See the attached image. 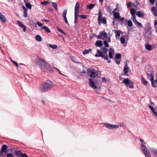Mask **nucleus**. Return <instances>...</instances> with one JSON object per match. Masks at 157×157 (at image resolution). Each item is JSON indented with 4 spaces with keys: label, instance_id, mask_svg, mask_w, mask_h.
Returning <instances> with one entry per match:
<instances>
[{
    "label": "nucleus",
    "instance_id": "b1692460",
    "mask_svg": "<svg viewBox=\"0 0 157 157\" xmlns=\"http://www.w3.org/2000/svg\"><path fill=\"white\" fill-rule=\"evenodd\" d=\"M101 49L102 51V53H103L104 55H106L107 54L108 52V50L106 49L105 47H101Z\"/></svg>",
    "mask_w": 157,
    "mask_h": 157
},
{
    "label": "nucleus",
    "instance_id": "1a4fd4ad",
    "mask_svg": "<svg viewBox=\"0 0 157 157\" xmlns=\"http://www.w3.org/2000/svg\"><path fill=\"white\" fill-rule=\"evenodd\" d=\"M98 39H101L102 40H104L105 39L107 38V36L106 33L105 31L100 32L99 35L96 37Z\"/></svg>",
    "mask_w": 157,
    "mask_h": 157
},
{
    "label": "nucleus",
    "instance_id": "49530a36",
    "mask_svg": "<svg viewBox=\"0 0 157 157\" xmlns=\"http://www.w3.org/2000/svg\"><path fill=\"white\" fill-rule=\"evenodd\" d=\"M128 25L129 27H131L132 25V21L131 20L128 21Z\"/></svg>",
    "mask_w": 157,
    "mask_h": 157
},
{
    "label": "nucleus",
    "instance_id": "4d7b16f0",
    "mask_svg": "<svg viewBox=\"0 0 157 157\" xmlns=\"http://www.w3.org/2000/svg\"><path fill=\"white\" fill-rule=\"evenodd\" d=\"M78 18V17H75V24H76L78 22L77 19Z\"/></svg>",
    "mask_w": 157,
    "mask_h": 157
},
{
    "label": "nucleus",
    "instance_id": "f03ea898",
    "mask_svg": "<svg viewBox=\"0 0 157 157\" xmlns=\"http://www.w3.org/2000/svg\"><path fill=\"white\" fill-rule=\"evenodd\" d=\"M53 83L50 81L48 82H44L42 83L40 86V90L42 92H44L51 89Z\"/></svg>",
    "mask_w": 157,
    "mask_h": 157
},
{
    "label": "nucleus",
    "instance_id": "4be33fe9",
    "mask_svg": "<svg viewBox=\"0 0 157 157\" xmlns=\"http://www.w3.org/2000/svg\"><path fill=\"white\" fill-rule=\"evenodd\" d=\"M97 75V73L95 71H91L90 76L91 78H94Z\"/></svg>",
    "mask_w": 157,
    "mask_h": 157
},
{
    "label": "nucleus",
    "instance_id": "5701e85b",
    "mask_svg": "<svg viewBox=\"0 0 157 157\" xmlns=\"http://www.w3.org/2000/svg\"><path fill=\"white\" fill-rule=\"evenodd\" d=\"M8 146L6 145H3L2 146L1 151L5 153L7 149L8 148Z\"/></svg>",
    "mask_w": 157,
    "mask_h": 157
},
{
    "label": "nucleus",
    "instance_id": "6ab92c4d",
    "mask_svg": "<svg viewBox=\"0 0 157 157\" xmlns=\"http://www.w3.org/2000/svg\"><path fill=\"white\" fill-rule=\"evenodd\" d=\"M112 13H113V15L114 18L117 19H119L120 16L119 13L118 12H114V11H112Z\"/></svg>",
    "mask_w": 157,
    "mask_h": 157
},
{
    "label": "nucleus",
    "instance_id": "cd10ccee",
    "mask_svg": "<svg viewBox=\"0 0 157 157\" xmlns=\"http://www.w3.org/2000/svg\"><path fill=\"white\" fill-rule=\"evenodd\" d=\"M42 29L45 30L47 33H50V31L49 28L46 26H44L42 27Z\"/></svg>",
    "mask_w": 157,
    "mask_h": 157
},
{
    "label": "nucleus",
    "instance_id": "c85d7f7f",
    "mask_svg": "<svg viewBox=\"0 0 157 157\" xmlns=\"http://www.w3.org/2000/svg\"><path fill=\"white\" fill-rule=\"evenodd\" d=\"M35 39L36 40L38 41H40L42 40L41 37L40 36L38 35L36 36Z\"/></svg>",
    "mask_w": 157,
    "mask_h": 157
},
{
    "label": "nucleus",
    "instance_id": "9d476101",
    "mask_svg": "<svg viewBox=\"0 0 157 157\" xmlns=\"http://www.w3.org/2000/svg\"><path fill=\"white\" fill-rule=\"evenodd\" d=\"M104 124L106 128L109 129H112L118 128V126L116 124H112L108 123H105Z\"/></svg>",
    "mask_w": 157,
    "mask_h": 157
},
{
    "label": "nucleus",
    "instance_id": "7ed1b4c3",
    "mask_svg": "<svg viewBox=\"0 0 157 157\" xmlns=\"http://www.w3.org/2000/svg\"><path fill=\"white\" fill-rule=\"evenodd\" d=\"M148 78L150 80L151 82L152 86L154 87H157V80H154L153 75L154 72L153 71L152 69L150 68L148 71L147 72Z\"/></svg>",
    "mask_w": 157,
    "mask_h": 157
},
{
    "label": "nucleus",
    "instance_id": "c9c22d12",
    "mask_svg": "<svg viewBox=\"0 0 157 157\" xmlns=\"http://www.w3.org/2000/svg\"><path fill=\"white\" fill-rule=\"evenodd\" d=\"M117 125L118 126V128L119 126L120 127L126 126V124L124 122L120 123Z\"/></svg>",
    "mask_w": 157,
    "mask_h": 157
},
{
    "label": "nucleus",
    "instance_id": "c03bdc74",
    "mask_svg": "<svg viewBox=\"0 0 157 157\" xmlns=\"http://www.w3.org/2000/svg\"><path fill=\"white\" fill-rule=\"evenodd\" d=\"M103 43L105 45V47H108L109 46V44H108V43L107 41H105V40H104L103 41Z\"/></svg>",
    "mask_w": 157,
    "mask_h": 157
},
{
    "label": "nucleus",
    "instance_id": "338daca9",
    "mask_svg": "<svg viewBox=\"0 0 157 157\" xmlns=\"http://www.w3.org/2000/svg\"><path fill=\"white\" fill-rule=\"evenodd\" d=\"M3 153V152H2L1 151H0V157H4Z\"/></svg>",
    "mask_w": 157,
    "mask_h": 157
},
{
    "label": "nucleus",
    "instance_id": "de8ad7c7",
    "mask_svg": "<svg viewBox=\"0 0 157 157\" xmlns=\"http://www.w3.org/2000/svg\"><path fill=\"white\" fill-rule=\"evenodd\" d=\"M24 16L25 17H27L28 16V10L24 11Z\"/></svg>",
    "mask_w": 157,
    "mask_h": 157
},
{
    "label": "nucleus",
    "instance_id": "37998d69",
    "mask_svg": "<svg viewBox=\"0 0 157 157\" xmlns=\"http://www.w3.org/2000/svg\"><path fill=\"white\" fill-rule=\"evenodd\" d=\"M116 59H119L121 57V55L119 53H117L115 56Z\"/></svg>",
    "mask_w": 157,
    "mask_h": 157
},
{
    "label": "nucleus",
    "instance_id": "c756f323",
    "mask_svg": "<svg viewBox=\"0 0 157 157\" xmlns=\"http://www.w3.org/2000/svg\"><path fill=\"white\" fill-rule=\"evenodd\" d=\"M95 6V5L94 4H91L88 5L87 6V9H92Z\"/></svg>",
    "mask_w": 157,
    "mask_h": 157
},
{
    "label": "nucleus",
    "instance_id": "e433bc0d",
    "mask_svg": "<svg viewBox=\"0 0 157 157\" xmlns=\"http://www.w3.org/2000/svg\"><path fill=\"white\" fill-rule=\"evenodd\" d=\"M16 154L19 157H21V155L22 154L21 151H18L15 152Z\"/></svg>",
    "mask_w": 157,
    "mask_h": 157
},
{
    "label": "nucleus",
    "instance_id": "a18cd8bd",
    "mask_svg": "<svg viewBox=\"0 0 157 157\" xmlns=\"http://www.w3.org/2000/svg\"><path fill=\"white\" fill-rule=\"evenodd\" d=\"M79 6L80 5L79 3L78 2H76L75 7V9H79Z\"/></svg>",
    "mask_w": 157,
    "mask_h": 157
},
{
    "label": "nucleus",
    "instance_id": "680f3d73",
    "mask_svg": "<svg viewBox=\"0 0 157 157\" xmlns=\"http://www.w3.org/2000/svg\"><path fill=\"white\" fill-rule=\"evenodd\" d=\"M37 24L39 26H42L43 25V24L39 21H38Z\"/></svg>",
    "mask_w": 157,
    "mask_h": 157
},
{
    "label": "nucleus",
    "instance_id": "603ef678",
    "mask_svg": "<svg viewBox=\"0 0 157 157\" xmlns=\"http://www.w3.org/2000/svg\"><path fill=\"white\" fill-rule=\"evenodd\" d=\"M152 48H157V43H155L154 44H153L152 45Z\"/></svg>",
    "mask_w": 157,
    "mask_h": 157
},
{
    "label": "nucleus",
    "instance_id": "dca6fc26",
    "mask_svg": "<svg viewBox=\"0 0 157 157\" xmlns=\"http://www.w3.org/2000/svg\"><path fill=\"white\" fill-rule=\"evenodd\" d=\"M136 15L139 17H143L144 16V13L140 11H137Z\"/></svg>",
    "mask_w": 157,
    "mask_h": 157
},
{
    "label": "nucleus",
    "instance_id": "20e7f679",
    "mask_svg": "<svg viewBox=\"0 0 157 157\" xmlns=\"http://www.w3.org/2000/svg\"><path fill=\"white\" fill-rule=\"evenodd\" d=\"M144 30L145 32L144 36L145 38L147 39L150 38L151 36L152 30L151 26L149 23H148L144 28Z\"/></svg>",
    "mask_w": 157,
    "mask_h": 157
},
{
    "label": "nucleus",
    "instance_id": "13d9d810",
    "mask_svg": "<svg viewBox=\"0 0 157 157\" xmlns=\"http://www.w3.org/2000/svg\"><path fill=\"white\" fill-rule=\"evenodd\" d=\"M151 10L153 12H154L156 10H157L156 9V8L155 7H153L151 8Z\"/></svg>",
    "mask_w": 157,
    "mask_h": 157
},
{
    "label": "nucleus",
    "instance_id": "473e14b6",
    "mask_svg": "<svg viewBox=\"0 0 157 157\" xmlns=\"http://www.w3.org/2000/svg\"><path fill=\"white\" fill-rule=\"evenodd\" d=\"M141 82L144 85H146L147 83V82L145 80V79L143 77H141Z\"/></svg>",
    "mask_w": 157,
    "mask_h": 157
},
{
    "label": "nucleus",
    "instance_id": "f704fd0d",
    "mask_svg": "<svg viewBox=\"0 0 157 157\" xmlns=\"http://www.w3.org/2000/svg\"><path fill=\"white\" fill-rule=\"evenodd\" d=\"M135 24L136 25V26L139 27V28H142L143 27V26L142 24L138 21L136 22Z\"/></svg>",
    "mask_w": 157,
    "mask_h": 157
},
{
    "label": "nucleus",
    "instance_id": "ea45409f",
    "mask_svg": "<svg viewBox=\"0 0 157 157\" xmlns=\"http://www.w3.org/2000/svg\"><path fill=\"white\" fill-rule=\"evenodd\" d=\"M52 4L53 5V6L55 9L56 10H58V7H57V5L56 4V3L55 2H52Z\"/></svg>",
    "mask_w": 157,
    "mask_h": 157
},
{
    "label": "nucleus",
    "instance_id": "7c9ffc66",
    "mask_svg": "<svg viewBox=\"0 0 157 157\" xmlns=\"http://www.w3.org/2000/svg\"><path fill=\"white\" fill-rule=\"evenodd\" d=\"M136 12L135 10L133 8H131L130 10V13L131 15H135Z\"/></svg>",
    "mask_w": 157,
    "mask_h": 157
},
{
    "label": "nucleus",
    "instance_id": "423d86ee",
    "mask_svg": "<svg viewBox=\"0 0 157 157\" xmlns=\"http://www.w3.org/2000/svg\"><path fill=\"white\" fill-rule=\"evenodd\" d=\"M142 150L146 157H151L149 151L146 146L143 144L141 145Z\"/></svg>",
    "mask_w": 157,
    "mask_h": 157
},
{
    "label": "nucleus",
    "instance_id": "bb28decb",
    "mask_svg": "<svg viewBox=\"0 0 157 157\" xmlns=\"http://www.w3.org/2000/svg\"><path fill=\"white\" fill-rule=\"evenodd\" d=\"M24 2L25 3V6H26L29 8V9H31L32 7V6L31 4L29 3L26 2V0H24Z\"/></svg>",
    "mask_w": 157,
    "mask_h": 157
},
{
    "label": "nucleus",
    "instance_id": "39448f33",
    "mask_svg": "<svg viewBox=\"0 0 157 157\" xmlns=\"http://www.w3.org/2000/svg\"><path fill=\"white\" fill-rule=\"evenodd\" d=\"M97 52L98 54L95 55V56L98 57H101L104 59L107 60L109 63H110L111 60H109L107 54L104 55L102 52L100 50H97Z\"/></svg>",
    "mask_w": 157,
    "mask_h": 157
},
{
    "label": "nucleus",
    "instance_id": "a878e982",
    "mask_svg": "<svg viewBox=\"0 0 157 157\" xmlns=\"http://www.w3.org/2000/svg\"><path fill=\"white\" fill-rule=\"evenodd\" d=\"M145 47L147 50L149 51H151L153 49V48H151V45L148 44H146Z\"/></svg>",
    "mask_w": 157,
    "mask_h": 157
},
{
    "label": "nucleus",
    "instance_id": "864d4df0",
    "mask_svg": "<svg viewBox=\"0 0 157 157\" xmlns=\"http://www.w3.org/2000/svg\"><path fill=\"white\" fill-rule=\"evenodd\" d=\"M7 157H14L13 155L11 153L7 154Z\"/></svg>",
    "mask_w": 157,
    "mask_h": 157
},
{
    "label": "nucleus",
    "instance_id": "f3484780",
    "mask_svg": "<svg viewBox=\"0 0 157 157\" xmlns=\"http://www.w3.org/2000/svg\"><path fill=\"white\" fill-rule=\"evenodd\" d=\"M17 23L18 25L21 27L23 28V31L25 32L26 30V27L20 21H17Z\"/></svg>",
    "mask_w": 157,
    "mask_h": 157
},
{
    "label": "nucleus",
    "instance_id": "0eeeda50",
    "mask_svg": "<svg viewBox=\"0 0 157 157\" xmlns=\"http://www.w3.org/2000/svg\"><path fill=\"white\" fill-rule=\"evenodd\" d=\"M123 83L126 86H128L130 88L132 89L134 88V83L133 82L130 81L128 78H124V80L122 83Z\"/></svg>",
    "mask_w": 157,
    "mask_h": 157
},
{
    "label": "nucleus",
    "instance_id": "5fc2aeb1",
    "mask_svg": "<svg viewBox=\"0 0 157 157\" xmlns=\"http://www.w3.org/2000/svg\"><path fill=\"white\" fill-rule=\"evenodd\" d=\"M132 6H134L135 8L137 9V5H136L134 3L132 2Z\"/></svg>",
    "mask_w": 157,
    "mask_h": 157
},
{
    "label": "nucleus",
    "instance_id": "6e6552de",
    "mask_svg": "<svg viewBox=\"0 0 157 157\" xmlns=\"http://www.w3.org/2000/svg\"><path fill=\"white\" fill-rule=\"evenodd\" d=\"M98 21L99 22H102L103 24H105L106 23V19L105 17H102L101 12L100 10H99L98 13Z\"/></svg>",
    "mask_w": 157,
    "mask_h": 157
},
{
    "label": "nucleus",
    "instance_id": "79ce46f5",
    "mask_svg": "<svg viewBox=\"0 0 157 157\" xmlns=\"http://www.w3.org/2000/svg\"><path fill=\"white\" fill-rule=\"evenodd\" d=\"M67 12V9H65L63 13V16L64 18V17H66V14Z\"/></svg>",
    "mask_w": 157,
    "mask_h": 157
},
{
    "label": "nucleus",
    "instance_id": "09e8293b",
    "mask_svg": "<svg viewBox=\"0 0 157 157\" xmlns=\"http://www.w3.org/2000/svg\"><path fill=\"white\" fill-rule=\"evenodd\" d=\"M12 149L11 148H8L5 153H7L8 152H12Z\"/></svg>",
    "mask_w": 157,
    "mask_h": 157
},
{
    "label": "nucleus",
    "instance_id": "2f4dec72",
    "mask_svg": "<svg viewBox=\"0 0 157 157\" xmlns=\"http://www.w3.org/2000/svg\"><path fill=\"white\" fill-rule=\"evenodd\" d=\"M91 50L92 49H89L87 50L86 49L82 53L84 55H86L89 53L90 52H91Z\"/></svg>",
    "mask_w": 157,
    "mask_h": 157
},
{
    "label": "nucleus",
    "instance_id": "393cba45",
    "mask_svg": "<svg viewBox=\"0 0 157 157\" xmlns=\"http://www.w3.org/2000/svg\"><path fill=\"white\" fill-rule=\"evenodd\" d=\"M107 12H109V13H112V9L110 6H107L105 8Z\"/></svg>",
    "mask_w": 157,
    "mask_h": 157
},
{
    "label": "nucleus",
    "instance_id": "8fccbe9b",
    "mask_svg": "<svg viewBox=\"0 0 157 157\" xmlns=\"http://www.w3.org/2000/svg\"><path fill=\"white\" fill-rule=\"evenodd\" d=\"M78 16L82 19H85L87 17L85 15H79Z\"/></svg>",
    "mask_w": 157,
    "mask_h": 157
},
{
    "label": "nucleus",
    "instance_id": "a19ab883",
    "mask_svg": "<svg viewBox=\"0 0 157 157\" xmlns=\"http://www.w3.org/2000/svg\"><path fill=\"white\" fill-rule=\"evenodd\" d=\"M120 41L122 44H124L125 43V40L124 37H121L120 38Z\"/></svg>",
    "mask_w": 157,
    "mask_h": 157
},
{
    "label": "nucleus",
    "instance_id": "052dcab7",
    "mask_svg": "<svg viewBox=\"0 0 157 157\" xmlns=\"http://www.w3.org/2000/svg\"><path fill=\"white\" fill-rule=\"evenodd\" d=\"M21 157H28V156L25 154H22L21 155Z\"/></svg>",
    "mask_w": 157,
    "mask_h": 157
},
{
    "label": "nucleus",
    "instance_id": "72a5a7b5",
    "mask_svg": "<svg viewBox=\"0 0 157 157\" xmlns=\"http://www.w3.org/2000/svg\"><path fill=\"white\" fill-rule=\"evenodd\" d=\"M75 9V17H78V14L79 13V9Z\"/></svg>",
    "mask_w": 157,
    "mask_h": 157
},
{
    "label": "nucleus",
    "instance_id": "ddd939ff",
    "mask_svg": "<svg viewBox=\"0 0 157 157\" xmlns=\"http://www.w3.org/2000/svg\"><path fill=\"white\" fill-rule=\"evenodd\" d=\"M129 68L128 67V65L127 63H125L123 70L124 72V75L126 76H128V73L129 72Z\"/></svg>",
    "mask_w": 157,
    "mask_h": 157
},
{
    "label": "nucleus",
    "instance_id": "3c124183",
    "mask_svg": "<svg viewBox=\"0 0 157 157\" xmlns=\"http://www.w3.org/2000/svg\"><path fill=\"white\" fill-rule=\"evenodd\" d=\"M49 3V2L48 1H46L41 2V3L42 5H47Z\"/></svg>",
    "mask_w": 157,
    "mask_h": 157
},
{
    "label": "nucleus",
    "instance_id": "412c9836",
    "mask_svg": "<svg viewBox=\"0 0 157 157\" xmlns=\"http://www.w3.org/2000/svg\"><path fill=\"white\" fill-rule=\"evenodd\" d=\"M95 45L98 47H101L103 45V43L101 40H98L97 41L95 44Z\"/></svg>",
    "mask_w": 157,
    "mask_h": 157
},
{
    "label": "nucleus",
    "instance_id": "2eb2a0df",
    "mask_svg": "<svg viewBox=\"0 0 157 157\" xmlns=\"http://www.w3.org/2000/svg\"><path fill=\"white\" fill-rule=\"evenodd\" d=\"M113 31L114 32V33L115 34V37L117 39L120 36V34L121 31V30H113Z\"/></svg>",
    "mask_w": 157,
    "mask_h": 157
},
{
    "label": "nucleus",
    "instance_id": "e2e57ef3",
    "mask_svg": "<svg viewBox=\"0 0 157 157\" xmlns=\"http://www.w3.org/2000/svg\"><path fill=\"white\" fill-rule=\"evenodd\" d=\"M115 61H116V63H117V64H120V61L119 60L117 59H115Z\"/></svg>",
    "mask_w": 157,
    "mask_h": 157
},
{
    "label": "nucleus",
    "instance_id": "774afa93",
    "mask_svg": "<svg viewBox=\"0 0 157 157\" xmlns=\"http://www.w3.org/2000/svg\"><path fill=\"white\" fill-rule=\"evenodd\" d=\"M153 13H154V15L155 16L157 17V10L155 11Z\"/></svg>",
    "mask_w": 157,
    "mask_h": 157
},
{
    "label": "nucleus",
    "instance_id": "f8f14e48",
    "mask_svg": "<svg viewBox=\"0 0 157 157\" xmlns=\"http://www.w3.org/2000/svg\"><path fill=\"white\" fill-rule=\"evenodd\" d=\"M150 150L151 153L155 157H157V149L154 147H151Z\"/></svg>",
    "mask_w": 157,
    "mask_h": 157
},
{
    "label": "nucleus",
    "instance_id": "69168bd1",
    "mask_svg": "<svg viewBox=\"0 0 157 157\" xmlns=\"http://www.w3.org/2000/svg\"><path fill=\"white\" fill-rule=\"evenodd\" d=\"M132 2H129L128 3V4H127V8H128L129 6H132Z\"/></svg>",
    "mask_w": 157,
    "mask_h": 157
},
{
    "label": "nucleus",
    "instance_id": "f257e3e1",
    "mask_svg": "<svg viewBox=\"0 0 157 157\" xmlns=\"http://www.w3.org/2000/svg\"><path fill=\"white\" fill-rule=\"evenodd\" d=\"M35 63L36 66L44 72L51 71L52 70L51 65L45 62L44 59L39 57L36 58Z\"/></svg>",
    "mask_w": 157,
    "mask_h": 157
},
{
    "label": "nucleus",
    "instance_id": "6e6d98bb",
    "mask_svg": "<svg viewBox=\"0 0 157 157\" xmlns=\"http://www.w3.org/2000/svg\"><path fill=\"white\" fill-rule=\"evenodd\" d=\"M54 68H55V69H56L58 71V72H59V73L60 74H61V75H63L64 76H65V77H66L67 76L65 75H63L61 72L58 69V68H57L55 67H54Z\"/></svg>",
    "mask_w": 157,
    "mask_h": 157
},
{
    "label": "nucleus",
    "instance_id": "aec40b11",
    "mask_svg": "<svg viewBox=\"0 0 157 157\" xmlns=\"http://www.w3.org/2000/svg\"><path fill=\"white\" fill-rule=\"evenodd\" d=\"M148 107L150 108V109L151 110L154 115L155 116H157V112L155 111L154 108L150 105H148Z\"/></svg>",
    "mask_w": 157,
    "mask_h": 157
},
{
    "label": "nucleus",
    "instance_id": "4468645a",
    "mask_svg": "<svg viewBox=\"0 0 157 157\" xmlns=\"http://www.w3.org/2000/svg\"><path fill=\"white\" fill-rule=\"evenodd\" d=\"M114 53V50L112 48H110L109 52V57L112 59L113 57V55Z\"/></svg>",
    "mask_w": 157,
    "mask_h": 157
},
{
    "label": "nucleus",
    "instance_id": "4c0bfd02",
    "mask_svg": "<svg viewBox=\"0 0 157 157\" xmlns=\"http://www.w3.org/2000/svg\"><path fill=\"white\" fill-rule=\"evenodd\" d=\"M49 46L52 48L54 49H56L57 48V46L56 45H52V44H49Z\"/></svg>",
    "mask_w": 157,
    "mask_h": 157
},
{
    "label": "nucleus",
    "instance_id": "bf43d9fd",
    "mask_svg": "<svg viewBox=\"0 0 157 157\" xmlns=\"http://www.w3.org/2000/svg\"><path fill=\"white\" fill-rule=\"evenodd\" d=\"M64 19L65 20V21L66 23L68 25H69V24L67 21V17L64 18Z\"/></svg>",
    "mask_w": 157,
    "mask_h": 157
},
{
    "label": "nucleus",
    "instance_id": "0e129e2a",
    "mask_svg": "<svg viewBox=\"0 0 157 157\" xmlns=\"http://www.w3.org/2000/svg\"><path fill=\"white\" fill-rule=\"evenodd\" d=\"M12 62L13 63V64H14L15 65H16V66L17 67H18V63L16 62V61H12Z\"/></svg>",
    "mask_w": 157,
    "mask_h": 157
},
{
    "label": "nucleus",
    "instance_id": "58836bf2",
    "mask_svg": "<svg viewBox=\"0 0 157 157\" xmlns=\"http://www.w3.org/2000/svg\"><path fill=\"white\" fill-rule=\"evenodd\" d=\"M57 29L58 31L60 33L66 35V33L60 28L57 27Z\"/></svg>",
    "mask_w": 157,
    "mask_h": 157
},
{
    "label": "nucleus",
    "instance_id": "9b49d317",
    "mask_svg": "<svg viewBox=\"0 0 157 157\" xmlns=\"http://www.w3.org/2000/svg\"><path fill=\"white\" fill-rule=\"evenodd\" d=\"M89 84L90 87L92 88L93 89L95 90L97 88V87L95 84L94 82L93 81L92 79L91 78H89Z\"/></svg>",
    "mask_w": 157,
    "mask_h": 157
},
{
    "label": "nucleus",
    "instance_id": "a211bd4d",
    "mask_svg": "<svg viewBox=\"0 0 157 157\" xmlns=\"http://www.w3.org/2000/svg\"><path fill=\"white\" fill-rule=\"evenodd\" d=\"M0 20L3 23H5L6 21V17L1 13H0Z\"/></svg>",
    "mask_w": 157,
    "mask_h": 157
}]
</instances>
